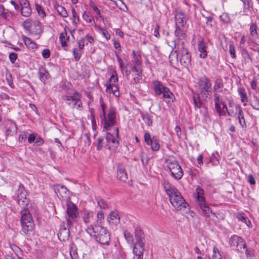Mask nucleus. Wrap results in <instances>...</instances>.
<instances>
[{
    "instance_id": "1",
    "label": "nucleus",
    "mask_w": 259,
    "mask_h": 259,
    "mask_svg": "<svg viewBox=\"0 0 259 259\" xmlns=\"http://www.w3.org/2000/svg\"><path fill=\"white\" fill-rule=\"evenodd\" d=\"M163 188L168 196L170 203L177 210H182L186 208L188 205L181 193L173 185L168 181H165L163 183Z\"/></svg>"
},
{
    "instance_id": "2",
    "label": "nucleus",
    "mask_w": 259,
    "mask_h": 259,
    "mask_svg": "<svg viewBox=\"0 0 259 259\" xmlns=\"http://www.w3.org/2000/svg\"><path fill=\"white\" fill-rule=\"evenodd\" d=\"M86 232L101 244L109 245L110 235L105 227L99 225H91L87 228Z\"/></svg>"
},
{
    "instance_id": "3",
    "label": "nucleus",
    "mask_w": 259,
    "mask_h": 259,
    "mask_svg": "<svg viewBox=\"0 0 259 259\" xmlns=\"http://www.w3.org/2000/svg\"><path fill=\"white\" fill-rule=\"evenodd\" d=\"M117 113L116 109L113 106H110L106 113H100L101 122L104 130L110 131L112 127H117Z\"/></svg>"
},
{
    "instance_id": "4",
    "label": "nucleus",
    "mask_w": 259,
    "mask_h": 259,
    "mask_svg": "<svg viewBox=\"0 0 259 259\" xmlns=\"http://www.w3.org/2000/svg\"><path fill=\"white\" fill-rule=\"evenodd\" d=\"M171 177L176 180H180L183 176V171L178 161L174 157H169L165 160Z\"/></svg>"
},
{
    "instance_id": "5",
    "label": "nucleus",
    "mask_w": 259,
    "mask_h": 259,
    "mask_svg": "<svg viewBox=\"0 0 259 259\" xmlns=\"http://www.w3.org/2000/svg\"><path fill=\"white\" fill-rule=\"evenodd\" d=\"M21 224L22 226V231L26 235L30 234L33 230L34 224L28 209L24 208L21 211Z\"/></svg>"
},
{
    "instance_id": "6",
    "label": "nucleus",
    "mask_w": 259,
    "mask_h": 259,
    "mask_svg": "<svg viewBox=\"0 0 259 259\" xmlns=\"http://www.w3.org/2000/svg\"><path fill=\"white\" fill-rule=\"evenodd\" d=\"M118 80L117 74L115 70H113L110 78L106 81L105 86L106 87V92L107 94H112L115 97H119L120 93L118 85L115 84Z\"/></svg>"
},
{
    "instance_id": "7",
    "label": "nucleus",
    "mask_w": 259,
    "mask_h": 259,
    "mask_svg": "<svg viewBox=\"0 0 259 259\" xmlns=\"http://www.w3.org/2000/svg\"><path fill=\"white\" fill-rule=\"evenodd\" d=\"M115 132V136L108 132L106 134V142L105 145V149L109 150L112 152H114L116 150L119 146V128L116 127L114 128Z\"/></svg>"
},
{
    "instance_id": "8",
    "label": "nucleus",
    "mask_w": 259,
    "mask_h": 259,
    "mask_svg": "<svg viewBox=\"0 0 259 259\" xmlns=\"http://www.w3.org/2000/svg\"><path fill=\"white\" fill-rule=\"evenodd\" d=\"M81 97V94L77 91H75L72 94L64 96L63 99L70 107L80 110L82 107Z\"/></svg>"
},
{
    "instance_id": "9",
    "label": "nucleus",
    "mask_w": 259,
    "mask_h": 259,
    "mask_svg": "<svg viewBox=\"0 0 259 259\" xmlns=\"http://www.w3.org/2000/svg\"><path fill=\"white\" fill-rule=\"evenodd\" d=\"M198 84L201 95L206 100L211 94V83L209 79L204 76L199 80Z\"/></svg>"
},
{
    "instance_id": "10",
    "label": "nucleus",
    "mask_w": 259,
    "mask_h": 259,
    "mask_svg": "<svg viewBox=\"0 0 259 259\" xmlns=\"http://www.w3.org/2000/svg\"><path fill=\"white\" fill-rule=\"evenodd\" d=\"M26 194L24 187L22 184H20L16 192V195L19 205L23 208H25L28 205V201L26 198Z\"/></svg>"
},
{
    "instance_id": "11",
    "label": "nucleus",
    "mask_w": 259,
    "mask_h": 259,
    "mask_svg": "<svg viewBox=\"0 0 259 259\" xmlns=\"http://www.w3.org/2000/svg\"><path fill=\"white\" fill-rule=\"evenodd\" d=\"M229 244L231 247L237 250L246 248L245 241L241 237L237 235H233L229 238Z\"/></svg>"
},
{
    "instance_id": "12",
    "label": "nucleus",
    "mask_w": 259,
    "mask_h": 259,
    "mask_svg": "<svg viewBox=\"0 0 259 259\" xmlns=\"http://www.w3.org/2000/svg\"><path fill=\"white\" fill-rule=\"evenodd\" d=\"M213 101L215 109L220 116L225 113V110H227V107L225 103L223 101L221 96L218 93H214L213 95Z\"/></svg>"
},
{
    "instance_id": "13",
    "label": "nucleus",
    "mask_w": 259,
    "mask_h": 259,
    "mask_svg": "<svg viewBox=\"0 0 259 259\" xmlns=\"http://www.w3.org/2000/svg\"><path fill=\"white\" fill-rule=\"evenodd\" d=\"M133 60L132 62L134 66L131 69L133 72H137L139 74L141 73V66L142 64L141 57L139 52H136L134 50L132 51ZM140 77V75H138Z\"/></svg>"
},
{
    "instance_id": "14",
    "label": "nucleus",
    "mask_w": 259,
    "mask_h": 259,
    "mask_svg": "<svg viewBox=\"0 0 259 259\" xmlns=\"http://www.w3.org/2000/svg\"><path fill=\"white\" fill-rule=\"evenodd\" d=\"M234 107L236 110L235 114L237 115L239 123L243 128H246V124L244 118V114L241 106L239 104H235Z\"/></svg>"
},
{
    "instance_id": "15",
    "label": "nucleus",
    "mask_w": 259,
    "mask_h": 259,
    "mask_svg": "<svg viewBox=\"0 0 259 259\" xmlns=\"http://www.w3.org/2000/svg\"><path fill=\"white\" fill-rule=\"evenodd\" d=\"M152 83L154 92L157 96L162 95L168 88L164 86L161 81L158 80H153Z\"/></svg>"
},
{
    "instance_id": "16",
    "label": "nucleus",
    "mask_w": 259,
    "mask_h": 259,
    "mask_svg": "<svg viewBox=\"0 0 259 259\" xmlns=\"http://www.w3.org/2000/svg\"><path fill=\"white\" fill-rule=\"evenodd\" d=\"M180 60L181 64L185 67L191 65V55L186 49L183 48Z\"/></svg>"
},
{
    "instance_id": "17",
    "label": "nucleus",
    "mask_w": 259,
    "mask_h": 259,
    "mask_svg": "<svg viewBox=\"0 0 259 259\" xmlns=\"http://www.w3.org/2000/svg\"><path fill=\"white\" fill-rule=\"evenodd\" d=\"M67 213L68 217L71 219H76L78 215V208L76 205L72 202H68L67 203Z\"/></svg>"
},
{
    "instance_id": "18",
    "label": "nucleus",
    "mask_w": 259,
    "mask_h": 259,
    "mask_svg": "<svg viewBox=\"0 0 259 259\" xmlns=\"http://www.w3.org/2000/svg\"><path fill=\"white\" fill-rule=\"evenodd\" d=\"M162 95L163 100L168 107H171L175 100V96L170 90L168 88Z\"/></svg>"
},
{
    "instance_id": "19",
    "label": "nucleus",
    "mask_w": 259,
    "mask_h": 259,
    "mask_svg": "<svg viewBox=\"0 0 259 259\" xmlns=\"http://www.w3.org/2000/svg\"><path fill=\"white\" fill-rule=\"evenodd\" d=\"M145 244H134L133 248V253L134 259H143V252L144 250Z\"/></svg>"
},
{
    "instance_id": "20",
    "label": "nucleus",
    "mask_w": 259,
    "mask_h": 259,
    "mask_svg": "<svg viewBox=\"0 0 259 259\" xmlns=\"http://www.w3.org/2000/svg\"><path fill=\"white\" fill-rule=\"evenodd\" d=\"M202 211L203 214L207 218L213 219V218H217L216 214L210 208L209 206L206 204V202L198 204Z\"/></svg>"
},
{
    "instance_id": "21",
    "label": "nucleus",
    "mask_w": 259,
    "mask_h": 259,
    "mask_svg": "<svg viewBox=\"0 0 259 259\" xmlns=\"http://www.w3.org/2000/svg\"><path fill=\"white\" fill-rule=\"evenodd\" d=\"M176 27L185 26L187 20L185 15L182 11L177 12L175 14Z\"/></svg>"
},
{
    "instance_id": "22",
    "label": "nucleus",
    "mask_w": 259,
    "mask_h": 259,
    "mask_svg": "<svg viewBox=\"0 0 259 259\" xmlns=\"http://www.w3.org/2000/svg\"><path fill=\"white\" fill-rule=\"evenodd\" d=\"M258 37L257 26L255 23H251L249 24V40L254 42Z\"/></svg>"
},
{
    "instance_id": "23",
    "label": "nucleus",
    "mask_w": 259,
    "mask_h": 259,
    "mask_svg": "<svg viewBox=\"0 0 259 259\" xmlns=\"http://www.w3.org/2000/svg\"><path fill=\"white\" fill-rule=\"evenodd\" d=\"M81 218L84 223L88 224L92 222L94 217L93 211L84 209L80 212Z\"/></svg>"
},
{
    "instance_id": "24",
    "label": "nucleus",
    "mask_w": 259,
    "mask_h": 259,
    "mask_svg": "<svg viewBox=\"0 0 259 259\" xmlns=\"http://www.w3.org/2000/svg\"><path fill=\"white\" fill-rule=\"evenodd\" d=\"M135 238L136 239L135 244H145L144 242V235L143 231L140 227H137L135 230Z\"/></svg>"
},
{
    "instance_id": "25",
    "label": "nucleus",
    "mask_w": 259,
    "mask_h": 259,
    "mask_svg": "<svg viewBox=\"0 0 259 259\" xmlns=\"http://www.w3.org/2000/svg\"><path fill=\"white\" fill-rule=\"evenodd\" d=\"M198 49L200 52L199 57L202 59H205L207 56V44L203 40H200L198 42Z\"/></svg>"
},
{
    "instance_id": "26",
    "label": "nucleus",
    "mask_w": 259,
    "mask_h": 259,
    "mask_svg": "<svg viewBox=\"0 0 259 259\" xmlns=\"http://www.w3.org/2000/svg\"><path fill=\"white\" fill-rule=\"evenodd\" d=\"M117 178L121 181L125 182L127 179V175L125 167L121 165L117 167Z\"/></svg>"
},
{
    "instance_id": "27",
    "label": "nucleus",
    "mask_w": 259,
    "mask_h": 259,
    "mask_svg": "<svg viewBox=\"0 0 259 259\" xmlns=\"http://www.w3.org/2000/svg\"><path fill=\"white\" fill-rule=\"evenodd\" d=\"M197 195L196 198V201L198 204L206 202L205 198L204 197V192L203 189L199 186L197 187L195 190Z\"/></svg>"
},
{
    "instance_id": "28",
    "label": "nucleus",
    "mask_w": 259,
    "mask_h": 259,
    "mask_svg": "<svg viewBox=\"0 0 259 259\" xmlns=\"http://www.w3.org/2000/svg\"><path fill=\"white\" fill-rule=\"evenodd\" d=\"M5 129L6 134H10L11 133H16L17 131V126L14 121L9 120L5 125Z\"/></svg>"
},
{
    "instance_id": "29",
    "label": "nucleus",
    "mask_w": 259,
    "mask_h": 259,
    "mask_svg": "<svg viewBox=\"0 0 259 259\" xmlns=\"http://www.w3.org/2000/svg\"><path fill=\"white\" fill-rule=\"evenodd\" d=\"M159 140L156 136H153L152 141L148 145L150 146L151 149L153 151L157 152L160 148Z\"/></svg>"
},
{
    "instance_id": "30",
    "label": "nucleus",
    "mask_w": 259,
    "mask_h": 259,
    "mask_svg": "<svg viewBox=\"0 0 259 259\" xmlns=\"http://www.w3.org/2000/svg\"><path fill=\"white\" fill-rule=\"evenodd\" d=\"M108 222L111 224H116L120 221V217L117 211H112L108 218Z\"/></svg>"
},
{
    "instance_id": "31",
    "label": "nucleus",
    "mask_w": 259,
    "mask_h": 259,
    "mask_svg": "<svg viewBox=\"0 0 259 259\" xmlns=\"http://www.w3.org/2000/svg\"><path fill=\"white\" fill-rule=\"evenodd\" d=\"M38 74L40 80L44 83L50 77L49 72L42 67L39 69Z\"/></svg>"
},
{
    "instance_id": "32",
    "label": "nucleus",
    "mask_w": 259,
    "mask_h": 259,
    "mask_svg": "<svg viewBox=\"0 0 259 259\" xmlns=\"http://www.w3.org/2000/svg\"><path fill=\"white\" fill-rule=\"evenodd\" d=\"M69 235V230L66 228H61L58 233V238L60 241H65L68 239Z\"/></svg>"
},
{
    "instance_id": "33",
    "label": "nucleus",
    "mask_w": 259,
    "mask_h": 259,
    "mask_svg": "<svg viewBox=\"0 0 259 259\" xmlns=\"http://www.w3.org/2000/svg\"><path fill=\"white\" fill-rule=\"evenodd\" d=\"M23 40L27 47L29 49L36 50L37 49V45L33 41H32L30 38L23 36Z\"/></svg>"
},
{
    "instance_id": "34",
    "label": "nucleus",
    "mask_w": 259,
    "mask_h": 259,
    "mask_svg": "<svg viewBox=\"0 0 259 259\" xmlns=\"http://www.w3.org/2000/svg\"><path fill=\"white\" fill-rule=\"evenodd\" d=\"M69 36L68 35L66 30L65 29L63 32H62L59 36V39L60 44L63 48H66L67 47V41L69 40Z\"/></svg>"
},
{
    "instance_id": "35",
    "label": "nucleus",
    "mask_w": 259,
    "mask_h": 259,
    "mask_svg": "<svg viewBox=\"0 0 259 259\" xmlns=\"http://www.w3.org/2000/svg\"><path fill=\"white\" fill-rule=\"evenodd\" d=\"M182 27H176L175 34L179 40H185L187 37L186 31L181 29Z\"/></svg>"
},
{
    "instance_id": "36",
    "label": "nucleus",
    "mask_w": 259,
    "mask_h": 259,
    "mask_svg": "<svg viewBox=\"0 0 259 259\" xmlns=\"http://www.w3.org/2000/svg\"><path fill=\"white\" fill-rule=\"evenodd\" d=\"M54 189L55 193L58 195L59 194L61 197H63L64 194H66L67 192V189L66 187L61 186L59 185H55Z\"/></svg>"
},
{
    "instance_id": "37",
    "label": "nucleus",
    "mask_w": 259,
    "mask_h": 259,
    "mask_svg": "<svg viewBox=\"0 0 259 259\" xmlns=\"http://www.w3.org/2000/svg\"><path fill=\"white\" fill-rule=\"evenodd\" d=\"M238 93L240 97L241 102L243 103V105L246 106L248 100L244 88L241 87L238 88Z\"/></svg>"
},
{
    "instance_id": "38",
    "label": "nucleus",
    "mask_w": 259,
    "mask_h": 259,
    "mask_svg": "<svg viewBox=\"0 0 259 259\" xmlns=\"http://www.w3.org/2000/svg\"><path fill=\"white\" fill-rule=\"evenodd\" d=\"M0 16L5 20H8L11 16L10 11L2 5H0Z\"/></svg>"
},
{
    "instance_id": "39",
    "label": "nucleus",
    "mask_w": 259,
    "mask_h": 259,
    "mask_svg": "<svg viewBox=\"0 0 259 259\" xmlns=\"http://www.w3.org/2000/svg\"><path fill=\"white\" fill-rule=\"evenodd\" d=\"M89 7L93 10L94 13L96 14L99 17L103 19V17L101 14L100 9L94 2H93L92 0H90L89 1Z\"/></svg>"
},
{
    "instance_id": "40",
    "label": "nucleus",
    "mask_w": 259,
    "mask_h": 259,
    "mask_svg": "<svg viewBox=\"0 0 259 259\" xmlns=\"http://www.w3.org/2000/svg\"><path fill=\"white\" fill-rule=\"evenodd\" d=\"M82 18L84 21L91 25H93L95 24L94 17L89 12H84L82 15Z\"/></svg>"
},
{
    "instance_id": "41",
    "label": "nucleus",
    "mask_w": 259,
    "mask_h": 259,
    "mask_svg": "<svg viewBox=\"0 0 259 259\" xmlns=\"http://www.w3.org/2000/svg\"><path fill=\"white\" fill-rule=\"evenodd\" d=\"M141 117L147 126H151L152 125L153 118L150 114L147 113H142L141 114Z\"/></svg>"
},
{
    "instance_id": "42",
    "label": "nucleus",
    "mask_w": 259,
    "mask_h": 259,
    "mask_svg": "<svg viewBox=\"0 0 259 259\" xmlns=\"http://www.w3.org/2000/svg\"><path fill=\"white\" fill-rule=\"evenodd\" d=\"M106 142V136L104 138L99 137L97 139V149L98 151L101 150L103 148L105 149V145Z\"/></svg>"
},
{
    "instance_id": "43",
    "label": "nucleus",
    "mask_w": 259,
    "mask_h": 259,
    "mask_svg": "<svg viewBox=\"0 0 259 259\" xmlns=\"http://www.w3.org/2000/svg\"><path fill=\"white\" fill-rule=\"evenodd\" d=\"M55 9L58 14L63 18L68 17V13L64 7L60 5H57Z\"/></svg>"
},
{
    "instance_id": "44",
    "label": "nucleus",
    "mask_w": 259,
    "mask_h": 259,
    "mask_svg": "<svg viewBox=\"0 0 259 259\" xmlns=\"http://www.w3.org/2000/svg\"><path fill=\"white\" fill-rule=\"evenodd\" d=\"M209 259H224L219 250V249L214 246L213 247L212 254Z\"/></svg>"
},
{
    "instance_id": "45",
    "label": "nucleus",
    "mask_w": 259,
    "mask_h": 259,
    "mask_svg": "<svg viewBox=\"0 0 259 259\" xmlns=\"http://www.w3.org/2000/svg\"><path fill=\"white\" fill-rule=\"evenodd\" d=\"M193 103L195 109L201 108L204 105L202 101L200 100L199 95L193 97Z\"/></svg>"
},
{
    "instance_id": "46",
    "label": "nucleus",
    "mask_w": 259,
    "mask_h": 259,
    "mask_svg": "<svg viewBox=\"0 0 259 259\" xmlns=\"http://www.w3.org/2000/svg\"><path fill=\"white\" fill-rule=\"evenodd\" d=\"M70 255L71 259H79L75 245L72 244L70 249Z\"/></svg>"
},
{
    "instance_id": "47",
    "label": "nucleus",
    "mask_w": 259,
    "mask_h": 259,
    "mask_svg": "<svg viewBox=\"0 0 259 259\" xmlns=\"http://www.w3.org/2000/svg\"><path fill=\"white\" fill-rule=\"evenodd\" d=\"M124 236L125 240L128 243L131 244H132L133 243L134 239L133 235L128 230H125L124 231Z\"/></svg>"
},
{
    "instance_id": "48",
    "label": "nucleus",
    "mask_w": 259,
    "mask_h": 259,
    "mask_svg": "<svg viewBox=\"0 0 259 259\" xmlns=\"http://www.w3.org/2000/svg\"><path fill=\"white\" fill-rule=\"evenodd\" d=\"M209 163H212L213 165H218L219 164V160L214 153L211 154L209 160L206 163V165H208Z\"/></svg>"
},
{
    "instance_id": "49",
    "label": "nucleus",
    "mask_w": 259,
    "mask_h": 259,
    "mask_svg": "<svg viewBox=\"0 0 259 259\" xmlns=\"http://www.w3.org/2000/svg\"><path fill=\"white\" fill-rule=\"evenodd\" d=\"M253 100L251 103V106L255 110H259V99L255 95L253 96Z\"/></svg>"
},
{
    "instance_id": "50",
    "label": "nucleus",
    "mask_w": 259,
    "mask_h": 259,
    "mask_svg": "<svg viewBox=\"0 0 259 259\" xmlns=\"http://www.w3.org/2000/svg\"><path fill=\"white\" fill-rule=\"evenodd\" d=\"M220 20L224 23L228 24L231 23V18L229 14L225 13L220 17Z\"/></svg>"
},
{
    "instance_id": "51",
    "label": "nucleus",
    "mask_w": 259,
    "mask_h": 259,
    "mask_svg": "<svg viewBox=\"0 0 259 259\" xmlns=\"http://www.w3.org/2000/svg\"><path fill=\"white\" fill-rule=\"evenodd\" d=\"M35 8H36V10L37 12L38 15L41 18H45L46 16V13H45L44 9L42 8V7L41 6H40L38 4H36Z\"/></svg>"
},
{
    "instance_id": "52",
    "label": "nucleus",
    "mask_w": 259,
    "mask_h": 259,
    "mask_svg": "<svg viewBox=\"0 0 259 259\" xmlns=\"http://www.w3.org/2000/svg\"><path fill=\"white\" fill-rule=\"evenodd\" d=\"M21 14L24 17H29L31 14V7L21 8Z\"/></svg>"
},
{
    "instance_id": "53",
    "label": "nucleus",
    "mask_w": 259,
    "mask_h": 259,
    "mask_svg": "<svg viewBox=\"0 0 259 259\" xmlns=\"http://www.w3.org/2000/svg\"><path fill=\"white\" fill-rule=\"evenodd\" d=\"M135 73L133 74V76H134L133 77V81L134 82V83H139L140 80H142V69L141 68V73L139 74V75H140V77H139V73L138 72H134Z\"/></svg>"
},
{
    "instance_id": "54",
    "label": "nucleus",
    "mask_w": 259,
    "mask_h": 259,
    "mask_svg": "<svg viewBox=\"0 0 259 259\" xmlns=\"http://www.w3.org/2000/svg\"><path fill=\"white\" fill-rule=\"evenodd\" d=\"M115 54L117 58V62L118 63L119 68L121 69V71H122L123 70V62L121 57L120 56L119 52L115 51Z\"/></svg>"
},
{
    "instance_id": "55",
    "label": "nucleus",
    "mask_w": 259,
    "mask_h": 259,
    "mask_svg": "<svg viewBox=\"0 0 259 259\" xmlns=\"http://www.w3.org/2000/svg\"><path fill=\"white\" fill-rule=\"evenodd\" d=\"M73 54L74 59L76 61H78L82 55V52L80 50H78L76 48H74L73 50Z\"/></svg>"
},
{
    "instance_id": "56",
    "label": "nucleus",
    "mask_w": 259,
    "mask_h": 259,
    "mask_svg": "<svg viewBox=\"0 0 259 259\" xmlns=\"http://www.w3.org/2000/svg\"><path fill=\"white\" fill-rule=\"evenodd\" d=\"M99 30L100 33L107 40L110 39V34L107 30L103 28H100Z\"/></svg>"
},
{
    "instance_id": "57",
    "label": "nucleus",
    "mask_w": 259,
    "mask_h": 259,
    "mask_svg": "<svg viewBox=\"0 0 259 259\" xmlns=\"http://www.w3.org/2000/svg\"><path fill=\"white\" fill-rule=\"evenodd\" d=\"M223 87V84L221 82L220 80H216L215 83L213 85V90L217 93V92H219L220 90H221Z\"/></svg>"
},
{
    "instance_id": "58",
    "label": "nucleus",
    "mask_w": 259,
    "mask_h": 259,
    "mask_svg": "<svg viewBox=\"0 0 259 259\" xmlns=\"http://www.w3.org/2000/svg\"><path fill=\"white\" fill-rule=\"evenodd\" d=\"M229 53L232 58H236L235 48L233 43L229 44Z\"/></svg>"
},
{
    "instance_id": "59",
    "label": "nucleus",
    "mask_w": 259,
    "mask_h": 259,
    "mask_svg": "<svg viewBox=\"0 0 259 259\" xmlns=\"http://www.w3.org/2000/svg\"><path fill=\"white\" fill-rule=\"evenodd\" d=\"M243 3V12L246 13L249 10L250 0H241Z\"/></svg>"
},
{
    "instance_id": "60",
    "label": "nucleus",
    "mask_w": 259,
    "mask_h": 259,
    "mask_svg": "<svg viewBox=\"0 0 259 259\" xmlns=\"http://www.w3.org/2000/svg\"><path fill=\"white\" fill-rule=\"evenodd\" d=\"M199 109H200V113L205 119L208 117L207 108L204 105L202 106V107H201V108Z\"/></svg>"
},
{
    "instance_id": "61",
    "label": "nucleus",
    "mask_w": 259,
    "mask_h": 259,
    "mask_svg": "<svg viewBox=\"0 0 259 259\" xmlns=\"http://www.w3.org/2000/svg\"><path fill=\"white\" fill-rule=\"evenodd\" d=\"M32 29H35L33 33L35 34H38L41 32V28L40 25L38 23L34 24L32 26Z\"/></svg>"
},
{
    "instance_id": "62",
    "label": "nucleus",
    "mask_w": 259,
    "mask_h": 259,
    "mask_svg": "<svg viewBox=\"0 0 259 259\" xmlns=\"http://www.w3.org/2000/svg\"><path fill=\"white\" fill-rule=\"evenodd\" d=\"M97 220L98 223L102 224L104 220V213L102 210L99 211L97 213Z\"/></svg>"
},
{
    "instance_id": "63",
    "label": "nucleus",
    "mask_w": 259,
    "mask_h": 259,
    "mask_svg": "<svg viewBox=\"0 0 259 259\" xmlns=\"http://www.w3.org/2000/svg\"><path fill=\"white\" fill-rule=\"evenodd\" d=\"M237 218L238 220H240L242 221L243 223H246L247 225V222L250 223V221L248 220L247 217H246L244 214H238L237 215Z\"/></svg>"
},
{
    "instance_id": "64",
    "label": "nucleus",
    "mask_w": 259,
    "mask_h": 259,
    "mask_svg": "<svg viewBox=\"0 0 259 259\" xmlns=\"http://www.w3.org/2000/svg\"><path fill=\"white\" fill-rule=\"evenodd\" d=\"M241 55L245 60H251V57L248 52L244 48H243L241 51Z\"/></svg>"
}]
</instances>
